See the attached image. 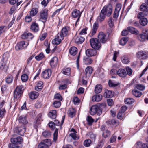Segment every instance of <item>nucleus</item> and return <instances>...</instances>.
Returning a JSON list of instances; mask_svg holds the SVG:
<instances>
[{"instance_id": "nucleus-23", "label": "nucleus", "mask_w": 148, "mask_h": 148, "mask_svg": "<svg viewBox=\"0 0 148 148\" xmlns=\"http://www.w3.org/2000/svg\"><path fill=\"white\" fill-rule=\"evenodd\" d=\"M102 95L100 94L95 95L92 97V100L93 101L99 102L102 99Z\"/></svg>"}, {"instance_id": "nucleus-9", "label": "nucleus", "mask_w": 148, "mask_h": 148, "mask_svg": "<svg viewBox=\"0 0 148 148\" xmlns=\"http://www.w3.org/2000/svg\"><path fill=\"white\" fill-rule=\"evenodd\" d=\"M11 141L12 144L18 145L21 144L23 142V139L20 136L13 138H11Z\"/></svg>"}, {"instance_id": "nucleus-17", "label": "nucleus", "mask_w": 148, "mask_h": 148, "mask_svg": "<svg viewBox=\"0 0 148 148\" xmlns=\"http://www.w3.org/2000/svg\"><path fill=\"white\" fill-rule=\"evenodd\" d=\"M18 121L19 123L23 125H25L28 123L26 117L24 115L20 116L18 118Z\"/></svg>"}, {"instance_id": "nucleus-8", "label": "nucleus", "mask_w": 148, "mask_h": 148, "mask_svg": "<svg viewBox=\"0 0 148 148\" xmlns=\"http://www.w3.org/2000/svg\"><path fill=\"white\" fill-rule=\"evenodd\" d=\"M29 43L24 41H22L18 43L15 47V49L16 50L18 51L24 48H26Z\"/></svg>"}, {"instance_id": "nucleus-6", "label": "nucleus", "mask_w": 148, "mask_h": 148, "mask_svg": "<svg viewBox=\"0 0 148 148\" xmlns=\"http://www.w3.org/2000/svg\"><path fill=\"white\" fill-rule=\"evenodd\" d=\"M90 42L91 46L94 49L98 50L100 47V43L96 38H93L91 39Z\"/></svg>"}, {"instance_id": "nucleus-41", "label": "nucleus", "mask_w": 148, "mask_h": 148, "mask_svg": "<svg viewBox=\"0 0 148 148\" xmlns=\"http://www.w3.org/2000/svg\"><path fill=\"white\" fill-rule=\"evenodd\" d=\"M148 23V20L146 18H143L140 20V24L143 26L146 25Z\"/></svg>"}, {"instance_id": "nucleus-50", "label": "nucleus", "mask_w": 148, "mask_h": 148, "mask_svg": "<svg viewBox=\"0 0 148 148\" xmlns=\"http://www.w3.org/2000/svg\"><path fill=\"white\" fill-rule=\"evenodd\" d=\"M44 57V56L42 53H41L38 55L35 56V59L37 60H40L42 59Z\"/></svg>"}, {"instance_id": "nucleus-38", "label": "nucleus", "mask_w": 148, "mask_h": 148, "mask_svg": "<svg viewBox=\"0 0 148 148\" xmlns=\"http://www.w3.org/2000/svg\"><path fill=\"white\" fill-rule=\"evenodd\" d=\"M124 102L125 104H130L134 102V100L132 98H127L125 99Z\"/></svg>"}, {"instance_id": "nucleus-46", "label": "nucleus", "mask_w": 148, "mask_h": 148, "mask_svg": "<svg viewBox=\"0 0 148 148\" xmlns=\"http://www.w3.org/2000/svg\"><path fill=\"white\" fill-rule=\"evenodd\" d=\"M43 136L45 137H48L51 135V133L49 131L45 130L42 133Z\"/></svg>"}, {"instance_id": "nucleus-3", "label": "nucleus", "mask_w": 148, "mask_h": 148, "mask_svg": "<svg viewBox=\"0 0 148 148\" xmlns=\"http://www.w3.org/2000/svg\"><path fill=\"white\" fill-rule=\"evenodd\" d=\"M112 10H101L100 14V16L98 17L99 21L101 22L103 21L105 18V16H110L112 12Z\"/></svg>"}, {"instance_id": "nucleus-35", "label": "nucleus", "mask_w": 148, "mask_h": 148, "mask_svg": "<svg viewBox=\"0 0 148 148\" xmlns=\"http://www.w3.org/2000/svg\"><path fill=\"white\" fill-rule=\"evenodd\" d=\"M62 72L63 74L68 76H69L70 75L71 68H67L66 69H64L62 71Z\"/></svg>"}, {"instance_id": "nucleus-37", "label": "nucleus", "mask_w": 148, "mask_h": 148, "mask_svg": "<svg viewBox=\"0 0 148 148\" xmlns=\"http://www.w3.org/2000/svg\"><path fill=\"white\" fill-rule=\"evenodd\" d=\"M128 41V38L125 37H123L120 40L119 43L120 45H125Z\"/></svg>"}, {"instance_id": "nucleus-56", "label": "nucleus", "mask_w": 148, "mask_h": 148, "mask_svg": "<svg viewBox=\"0 0 148 148\" xmlns=\"http://www.w3.org/2000/svg\"><path fill=\"white\" fill-rule=\"evenodd\" d=\"M58 134V129H56L55 131L53 133V140L55 141H56L57 139Z\"/></svg>"}, {"instance_id": "nucleus-19", "label": "nucleus", "mask_w": 148, "mask_h": 148, "mask_svg": "<svg viewBox=\"0 0 148 148\" xmlns=\"http://www.w3.org/2000/svg\"><path fill=\"white\" fill-rule=\"evenodd\" d=\"M142 12H139L137 15V18L140 19L145 18V16L148 14V10H143Z\"/></svg>"}, {"instance_id": "nucleus-14", "label": "nucleus", "mask_w": 148, "mask_h": 148, "mask_svg": "<svg viewBox=\"0 0 148 148\" xmlns=\"http://www.w3.org/2000/svg\"><path fill=\"white\" fill-rule=\"evenodd\" d=\"M16 132L19 135L22 136L23 135L25 132V125L22 126L16 129Z\"/></svg>"}, {"instance_id": "nucleus-39", "label": "nucleus", "mask_w": 148, "mask_h": 148, "mask_svg": "<svg viewBox=\"0 0 148 148\" xmlns=\"http://www.w3.org/2000/svg\"><path fill=\"white\" fill-rule=\"evenodd\" d=\"M72 130L74 132L73 133H71L70 134V136L71 137V138L74 140H77L79 139L78 138L77 136L76 133V131L73 129H72Z\"/></svg>"}, {"instance_id": "nucleus-33", "label": "nucleus", "mask_w": 148, "mask_h": 148, "mask_svg": "<svg viewBox=\"0 0 148 148\" xmlns=\"http://www.w3.org/2000/svg\"><path fill=\"white\" fill-rule=\"evenodd\" d=\"M38 95V93L36 92H32L29 94L30 98L32 99L36 98Z\"/></svg>"}, {"instance_id": "nucleus-10", "label": "nucleus", "mask_w": 148, "mask_h": 148, "mask_svg": "<svg viewBox=\"0 0 148 148\" xmlns=\"http://www.w3.org/2000/svg\"><path fill=\"white\" fill-rule=\"evenodd\" d=\"M136 56L140 59H145L147 58L148 55L145 51H140L137 53Z\"/></svg>"}, {"instance_id": "nucleus-18", "label": "nucleus", "mask_w": 148, "mask_h": 148, "mask_svg": "<svg viewBox=\"0 0 148 148\" xmlns=\"http://www.w3.org/2000/svg\"><path fill=\"white\" fill-rule=\"evenodd\" d=\"M117 74L119 76L124 78L127 75V73L125 70L123 69H120L116 72Z\"/></svg>"}, {"instance_id": "nucleus-61", "label": "nucleus", "mask_w": 148, "mask_h": 148, "mask_svg": "<svg viewBox=\"0 0 148 148\" xmlns=\"http://www.w3.org/2000/svg\"><path fill=\"white\" fill-rule=\"evenodd\" d=\"M51 0H47V1L45 0H43L42 1L41 4L42 5L45 7L47 6V4Z\"/></svg>"}, {"instance_id": "nucleus-52", "label": "nucleus", "mask_w": 148, "mask_h": 148, "mask_svg": "<svg viewBox=\"0 0 148 148\" xmlns=\"http://www.w3.org/2000/svg\"><path fill=\"white\" fill-rule=\"evenodd\" d=\"M21 79L22 81L25 82L28 80V76L26 74H23L21 76Z\"/></svg>"}, {"instance_id": "nucleus-40", "label": "nucleus", "mask_w": 148, "mask_h": 148, "mask_svg": "<svg viewBox=\"0 0 148 148\" xmlns=\"http://www.w3.org/2000/svg\"><path fill=\"white\" fill-rule=\"evenodd\" d=\"M86 120L88 122V124L89 125H91L92 123L94 121V120L90 116H87Z\"/></svg>"}, {"instance_id": "nucleus-64", "label": "nucleus", "mask_w": 148, "mask_h": 148, "mask_svg": "<svg viewBox=\"0 0 148 148\" xmlns=\"http://www.w3.org/2000/svg\"><path fill=\"white\" fill-rule=\"evenodd\" d=\"M143 144L140 141L138 142L136 144V146L137 148H142Z\"/></svg>"}, {"instance_id": "nucleus-11", "label": "nucleus", "mask_w": 148, "mask_h": 148, "mask_svg": "<svg viewBox=\"0 0 148 148\" xmlns=\"http://www.w3.org/2000/svg\"><path fill=\"white\" fill-rule=\"evenodd\" d=\"M98 40L99 41L100 40L102 43H105L107 40L106 35L102 32H101L99 33L98 36Z\"/></svg>"}, {"instance_id": "nucleus-21", "label": "nucleus", "mask_w": 148, "mask_h": 148, "mask_svg": "<svg viewBox=\"0 0 148 148\" xmlns=\"http://www.w3.org/2000/svg\"><path fill=\"white\" fill-rule=\"evenodd\" d=\"M58 62V59L56 57H53L50 61V65L52 68L56 66Z\"/></svg>"}, {"instance_id": "nucleus-59", "label": "nucleus", "mask_w": 148, "mask_h": 148, "mask_svg": "<svg viewBox=\"0 0 148 148\" xmlns=\"http://www.w3.org/2000/svg\"><path fill=\"white\" fill-rule=\"evenodd\" d=\"M122 61L123 63L127 64L129 62L128 58L126 57H123L122 58Z\"/></svg>"}, {"instance_id": "nucleus-16", "label": "nucleus", "mask_w": 148, "mask_h": 148, "mask_svg": "<svg viewBox=\"0 0 148 148\" xmlns=\"http://www.w3.org/2000/svg\"><path fill=\"white\" fill-rule=\"evenodd\" d=\"M48 10H41L40 12V16L41 19L46 21L48 17Z\"/></svg>"}, {"instance_id": "nucleus-45", "label": "nucleus", "mask_w": 148, "mask_h": 148, "mask_svg": "<svg viewBox=\"0 0 148 148\" xmlns=\"http://www.w3.org/2000/svg\"><path fill=\"white\" fill-rule=\"evenodd\" d=\"M92 143V141L91 140L88 139L84 141L83 144L86 147H88L90 146Z\"/></svg>"}, {"instance_id": "nucleus-31", "label": "nucleus", "mask_w": 148, "mask_h": 148, "mask_svg": "<svg viewBox=\"0 0 148 148\" xmlns=\"http://www.w3.org/2000/svg\"><path fill=\"white\" fill-rule=\"evenodd\" d=\"M31 29L35 32H37L39 29L38 25L36 23H33L31 25Z\"/></svg>"}, {"instance_id": "nucleus-13", "label": "nucleus", "mask_w": 148, "mask_h": 148, "mask_svg": "<svg viewBox=\"0 0 148 148\" xmlns=\"http://www.w3.org/2000/svg\"><path fill=\"white\" fill-rule=\"evenodd\" d=\"M86 54L88 57L95 56L97 54V51L95 49H89L86 51Z\"/></svg>"}, {"instance_id": "nucleus-25", "label": "nucleus", "mask_w": 148, "mask_h": 148, "mask_svg": "<svg viewBox=\"0 0 148 148\" xmlns=\"http://www.w3.org/2000/svg\"><path fill=\"white\" fill-rule=\"evenodd\" d=\"M146 34L145 31H143V33L137 36L138 39L140 41L143 42L146 39Z\"/></svg>"}, {"instance_id": "nucleus-26", "label": "nucleus", "mask_w": 148, "mask_h": 148, "mask_svg": "<svg viewBox=\"0 0 148 148\" xmlns=\"http://www.w3.org/2000/svg\"><path fill=\"white\" fill-rule=\"evenodd\" d=\"M92 68L91 67H87L85 70V75L86 77H90L91 74L92 73Z\"/></svg>"}, {"instance_id": "nucleus-2", "label": "nucleus", "mask_w": 148, "mask_h": 148, "mask_svg": "<svg viewBox=\"0 0 148 148\" xmlns=\"http://www.w3.org/2000/svg\"><path fill=\"white\" fill-rule=\"evenodd\" d=\"M106 106L104 103L98 105H94L92 106L90 109V113L91 115H94L97 113L100 115L102 113V111L104 110Z\"/></svg>"}, {"instance_id": "nucleus-27", "label": "nucleus", "mask_w": 148, "mask_h": 148, "mask_svg": "<svg viewBox=\"0 0 148 148\" xmlns=\"http://www.w3.org/2000/svg\"><path fill=\"white\" fill-rule=\"evenodd\" d=\"M127 29L130 33L135 34H139V31L136 29L131 27H129L127 28Z\"/></svg>"}, {"instance_id": "nucleus-29", "label": "nucleus", "mask_w": 148, "mask_h": 148, "mask_svg": "<svg viewBox=\"0 0 148 148\" xmlns=\"http://www.w3.org/2000/svg\"><path fill=\"white\" fill-rule=\"evenodd\" d=\"M77 48L75 47H72L69 49V53L72 55L74 56L77 53Z\"/></svg>"}, {"instance_id": "nucleus-63", "label": "nucleus", "mask_w": 148, "mask_h": 148, "mask_svg": "<svg viewBox=\"0 0 148 148\" xmlns=\"http://www.w3.org/2000/svg\"><path fill=\"white\" fill-rule=\"evenodd\" d=\"M49 126L52 130L54 129L55 127L54 122L52 121H51L49 122Z\"/></svg>"}, {"instance_id": "nucleus-4", "label": "nucleus", "mask_w": 148, "mask_h": 148, "mask_svg": "<svg viewBox=\"0 0 148 148\" xmlns=\"http://www.w3.org/2000/svg\"><path fill=\"white\" fill-rule=\"evenodd\" d=\"M23 92V86L21 85L17 86L14 93V99H19L21 96Z\"/></svg>"}, {"instance_id": "nucleus-15", "label": "nucleus", "mask_w": 148, "mask_h": 148, "mask_svg": "<svg viewBox=\"0 0 148 148\" xmlns=\"http://www.w3.org/2000/svg\"><path fill=\"white\" fill-rule=\"evenodd\" d=\"M51 71L50 69L46 70L42 73V77L45 79L48 78L51 75Z\"/></svg>"}, {"instance_id": "nucleus-53", "label": "nucleus", "mask_w": 148, "mask_h": 148, "mask_svg": "<svg viewBox=\"0 0 148 148\" xmlns=\"http://www.w3.org/2000/svg\"><path fill=\"white\" fill-rule=\"evenodd\" d=\"M61 104V102L59 101H54L53 103L54 107L56 108H58L60 107Z\"/></svg>"}, {"instance_id": "nucleus-34", "label": "nucleus", "mask_w": 148, "mask_h": 148, "mask_svg": "<svg viewBox=\"0 0 148 148\" xmlns=\"http://www.w3.org/2000/svg\"><path fill=\"white\" fill-rule=\"evenodd\" d=\"M69 116L72 118L75 114V109L73 108H70L68 111Z\"/></svg>"}, {"instance_id": "nucleus-57", "label": "nucleus", "mask_w": 148, "mask_h": 148, "mask_svg": "<svg viewBox=\"0 0 148 148\" xmlns=\"http://www.w3.org/2000/svg\"><path fill=\"white\" fill-rule=\"evenodd\" d=\"M54 97L55 99H58L60 101H61L62 100V97L59 93L56 94L55 95Z\"/></svg>"}, {"instance_id": "nucleus-1", "label": "nucleus", "mask_w": 148, "mask_h": 148, "mask_svg": "<svg viewBox=\"0 0 148 148\" xmlns=\"http://www.w3.org/2000/svg\"><path fill=\"white\" fill-rule=\"evenodd\" d=\"M69 30V27H64L62 29L61 32L58 33L56 36L55 38L52 41V43L53 44H60L64 39V37L68 34Z\"/></svg>"}, {"instance_id": "nucleus-60", "label": "nucleus", "mask_w": 148, "mask_h": 148, "mask_svg": "<svg viewBox=\"0 0 148 148\" xmlns=\"http://www.w3.org/2000/svg\"><path fill=\"white\" fill-rule=\"evenodd\" d=\"M116 136H114V134H113L112 136L110 138V143L114 142L116 141Z\"/></svg>"}, {"instance_id": "nucleus-12", "label": "nucleus", "mask_w": 148, "mask_h": 148, "mask_svg": "<svg viewBox=\"0 0 148 148\" xmlns=\"http://www.w3.org/2000/svg\"><path fill=\"white\" fill-rule=\"evenodd\" d=\"M34 36L30 33H25L21 36V38L22 39H26L27 40H31L33 38Z\"/></svg>"}, {"instance_id": "nucleus-54", "label": "nucleus", "mask_w": 148, "mask_h": 148, "mask_svg": "<svg viewBox=\"0 0 148 148\" xmlns=\"http://www.w3.org/2000/svg\"><path fill=\"white\" fill-rule=\"evenodd\" d=\"M127 74L129 76L132 75V69L129 67H127L126 68Z\"/></svg>"}, {"instance_id": "nucleus-36", "label": "nucleus", "mask_w": 148, "mask_h": 148, "mask_svg": "<svg viewBox=\"0 0 148 148\" xmlns=\"http://www.w3.org/2000/svg\"><path fill=\"white\" fill-rule=\"evenodd\" d=\"M132 93L133 95L136 97H139L142 95V93L137 90L134 89L132 91Z\"/></svg>"}, {"instance_id": "nucleus-30", "label": "nucleus", "mask_w": 148, "mask_h": 148, "mask_svg": "<svg viewBox=\"0 0 148 148\" xmlns=\"http://www.w3.org/2000/svg\"><path fill=\"white\" fill-rule=\"evenodd\" d=\"M49 116L53 119H55L56 117V110H52L48 114Z\"/></svg>"}, {"instance_id": "nucleus-49", "label": "nucleus", "mask_w": 148, "mask_h": 148, "mask_svg": "<svg viewBox=\"0 0 148 148\" xmlns=\"http://www.w3.org/2000/svg\"><path fill=\"white\" fill-rule=\"evenodd\" d=\"M119 84V83H114L110 80H109L108 82V85L110 87H115L117 86Z\"/></svg>"}, {"instance_id": "nucleus-22", "label": "nucleus", "mask_w": 148, "mask_h": 148, "mask_svg": "<svg viewBox=\"0 0 148 148\" xmlns=\"http://www.w3.org/2000/svg\"><path fill=\"white\" fill-rule=\"evenodd\" d=\"M74 40L75 43L79 44L83 43L84 42L85 39L82 37H75L74 38Z\"/></svg>"}, {"instance_id": "nucleus-47", "label": "nucleus", "mask_w": 148, "mask_h": 148, "mask_svg": "<svg viewBox=\"0 0 148 148\" xmlns=\"http://www.w3.org/2000/svg\"><path fill=\"white\" fill-rule=\"evenodd\" d=\"M110 132L109 131L106 130L105 132H103L102 134L103 136L105 138H107L110 136Z\"/></svg>"}, {"instance_id": "nucleus-48", "label": "nucleus", "mask_w": 148, "mask_h": 148, "mask_svg": "<svg viewBox=\"0 0 148 148\" xmlns=\"http://www.w3.org/2000/svg\"><path fill=\"white\" fill-rule=\"evenodd\" d=\"M13 79V77L11 75H9L6 79V82L8 84L10 83L12 81Z\"/></svg>"}, {"instance_id": "nucleus-58", "label": "nucleus", "mask_w": 148, "mask_h": 148, "mask_svg": "<svg viewBox=\"0 0 148 148\" xmlns=\"http://www.w3.org/2000/svg\"><path fill=\"white\" fill-rule=\"evenodd\" d=\"M38 12V10H31L30 14L31 16H33L36 15Z\"/></svg>"}, {"instance_id": "nucleus-55", "label": "nucleus", "mask_w": 148, "mask_h": 148, "mask_svg": "<svg viewBox=\"0 0 148 148\" xmlns=\"http://www.w3.org/2000/svg\"><path fill=\"white\" fill-rule=\"evenodd\" d=\"M113 19L112 17H110L109 19L108 23L109 26L111 27H112L114 26V23L113 22Z\"/></svg>"}, {"instance_id": "nucleus-51", "label": "nucleus", "mask_w": 148, "mask_h": 148, "mask_svg": "<svg viewBox=\"0 0 148 148\" xmlns=\"http://www.w3.org/2000/svg\"><path fill=\"white\" fill-rule=\"evenodd\" d=\"M84 62L86 64H89L92 62V60L91 58H86V59H84Z\"/></svg>"}, {"instance_id": "nucleus-24", "label": "nucleus", "mask_w": 148, "mask_h": 148, "mask_svg": "<svg viewBox=\"0 0 148 148\" xmlns=\"http://www.w3.org/2000/svg\"><path fill=\"white\" fill-rule=\"evenodd\" d=\"M113 96V92L112 91L108 90H105V93L104 94V97L106 98H109L112 97Z\"/></svg>"}, {"instance_id": "nucleus-42", "label": "nucleus", "mask_w": 148, "mask_h": 148, "mask_svg": "<svg viewBox=\"0 0 148 148\" xmlns=\"http://www.w3.org/2000/svg\"><path fill=\"white\" fill-rule=\"evenodd\" d=\"M64 118H65V116H63L62 117V120L61 121V123L59 121L57 120H55V121H54V124L55 125H58V126H59V125H62L63 122H64Z\"/></svg>"}, {"instance_id": "nucleus-32", "label": "nucleus", "mask_w": 148, "mask_h": 148, "mask_svg": "<svg viewBox=\"0 0 148 148\" xmlns=\"http://www.w3.org/2000/svg\"><path fill=\"white\" fill-rule=\"evenodd\" d=\"M102 87L100 84H97L95 86V92L96 93H99L101 92L102 90Z\"/></svg>"}, {"instance_id": "nucleus-44", "label": "nucleus", "mask_w": 148, "mask_h": 148, "mask_svg": "<svg viewBox=\"0 0 148 148\" xmlns=\"http://www.w3.org/2000/svg\"><path fill=\"white\" fill-rule=\"evenodd\" d=\"M43 82H38V86L35 87V90L37 91H40L42 87Z\"/></svg>"}, {"instance_id": "nucleus-28", "label": "nucleus", "mask_w": 148, "mask_h": 148, "mask_svg": "<svg viewBox=\"0 0 148 148\" xmlns=\"http://www.w3.org/2000/svg\"><path fill=\"white\" fill-rule=\"evenodd\" d=\"M98 27V24L97 22L94 23L93 25L92 31L91 32L92 35H94L96 33Z\"/></svg>"}, {"instance_id": "nucleus-62", "label": "nucleus", "mask_w": 148, "mask_h": 148, "mask_svg": "<svg viewBox=\"0 0 148 148\" xmlns=\"http://www.w3.org/2000/svg\"><path fill=\"white\" fill-rule=\"evenodd\" d=\"M112 8L111 5L109 4L105 6L102 9H112Z\"/></svg>"}, {"instance_id": "nucleus-7", "label": "nucleus", "mask_w": 148, "mask_h": 148, "mask_svg": "<svg viewBox=\"0 0 148 148\" xmlns=\"http://www.w3.org/2000/svg\"><path fill=\"white\" fill-rule=\"evenodd\" d=\"M7 61V59H4L3 56L0 63V69L4 72H6L8 69Z\"/></svg>"}, {"instance_id": "nucleus-43", "label": "nucleus", "mask_w": 148, "mask_h": 148, "mask_svg": "<svg viewBox=\"0 0 148 148\" xmlns=\"http://www.w3.org/2000/svg\"><path fill=\"white\" fill-rule=\"evenodd\" d=\"M135 88H136L137 89L140 90H143L145 88V86L141 84H138L135 86Z\"/></svg>"}, {"instance_id": "nucleus-20", "label": "nucleus", "mask_w": 148, "mask_h": 148, "mask_svg": "<svg viewBox=\"0 0 148 148\" xmlns=\"http://www.w3.org/2000/svg\"><path fill=\"white\" fill-rule=\"evenodd\" d=\"M82 12H80L79 10H74L73 12H72V15L73 18H76L78 17L76 23L78 21L80 17Z\"/></svg>"}, {"instance_id": "nucleus-5", "label": "nucleus", "mask_w": 148, "mask_h": 148, "mask_svg": "<svg viewBox=\"0 0 148 148\" xmlns=\"http://www.w3.org/2000/svg\"><path fill=\"white\" fill-rule=\"evenodd\" d=\"M52 143L51 140L46 139L41 141L38 146V148H49L51 145Z\"/></svg>"}]
</instances>
